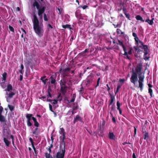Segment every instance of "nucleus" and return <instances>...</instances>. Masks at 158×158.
<instances>
[{"mask_svg": "<svg viewBox=\"0 0 158 158\" xmlns=\"http://www.w3.org/2000/svg\"><path fill=\"white\" fill-rule=\"evenodd\" d=\"M142 63H138L135 68V72L134 69L132 70V73L130 78V81L135 85L136 84V82L138 80V75L139 78V87L140 88V91H142L143 88V82L144 78V76L143 75H142V73L141 70L142 68Z\"/></svg>", "mask_w": 158, "mask_h": 158, "instance_id": "f257e3e1", "label": "nucleus"}, {"mask_svg": "<svg viewBox=\"0 0 158 158\" xmlns=\"http://www.w3.org/2000/svg\"><path fill=\"white\" fill-rule=\"evenodd\" d=\"M33 29L35 33L39 36L43 35V32L39 25V22L36 15L34 14L33 15Z\"/></svg>", "mask_w": 158, "mask_h": 158, "instance_id": "f03ea898", "label": "nucleus"}, {"mask_svg": "<svg viewBox=\"0 0 158 158\" xmlns=\"http://www.w3.org/2000/svg\"><path fill=\"white\" fill-rule=\"evenodd\" d=\"M10 129H7L6 128L4 127L2 129V133L3 137V140L6 146L7 147H9L11 142L9 141L8 138L10 136Z\"/></svg>", "mask_w": 158, "mask_h": 158, "instance_id": "7ed1b4c3", "label": "nucleus"}, {"mask_svg": "<svg viewBox=\"0 0 158 158\" xmlns=\"http://www.w3.org/2000/svg\"><path fill=\"white\" fill-rule=\"evenodd\" d=\"M65 146L60 148L56 154L55 158H64L65 153Z\"/></svg>", "mask_w": 158, "mask_h": 158, "instance_id": "20e7f679", "label": "nucleus"}, {"mask_svg": "<svg viewBox=\"0 0 158 158\" xmlns=\"http://www.w3.org/2000/svg\"><path fill=\"white\" fill-rule=\"evenodd\" d=\"M72 78L68 76V74H64L63 75V79L62 83L65 85H72V82L71 80Z\"/></svg>", "mask_w": 158, "mask_h": 158, "instance_id": "39448f33", "label": "nucleus"}, {"mask_svg": "<svg viewBox=\"0 0 158 158\" xmlns=\"http://www.w3.org/2000/svg\"><path fill=\"white\" fill-rule=\"evenodd\" d=\"M60 90L62 94L64 95L66 93L68 87L66 85L62 83V81H60Z\"/></svg>", "mask_w": 158, "mask_h": 158, "instance_id": "423d86ee", "label": "nucleus"}, {"mask_svg": "<svg viewBox=\"0 0 158 158\" xmlns=\"http://www.w3.org/2000/svg\"><path fill=\"white\" fill-rule=\"evenodd\" d=\"M144 47L145 48H143L144 50L143 53H144L143 55V59L146 61L148 60L150 58L149 55V56H148L146 55H148V53L149 49H148V46H144Z\"/></svg>", "mask_w": 158, "mask_h": 158, "instance_id": "0eeeda50", "label": "nucleus"}, {"mask_svg": "<svg viewBox=\"0 0 158 158\" xmlns=\"http://www.w3.org/2000/svg\"><path fill=\"white\" fill-rule=\"evenodd\" d=\"M32 116L33 114H26V117L27 119V125L28 127H31L32 126V123L30 122L31 119H32Z\"/></svg>", "mask_w": 158, "mask_h": 158, "instance_id": "6e6552de", "label": "nucleus"}, {"mask_svg": "<svg viewBox=\"0 0 158 158\" xmlns=\"http://www.w3.org/2000/svg\"><path fill=\"white\" fill-rule=\"evenodd\" d=\"M46 9V7L43 6L42 7H39L38 10V14L40 18L41 19L42 18V14L44 13Z\"/></svg>", "mask_w": 158, "mask_h": 158, "instance_id": "1a4fd4ad", "label": "nucleus"}, {"mask_svg": "<svg viewBox=\"0 0 158 158\" xmlns=\"http://www.w3.org/2000/svg\"><path fill=\"white\" fill-rule=\"evenodd\" d=\"M142 132L143 135V139L144 140H146V142H147L148 139H150V136L148 132L145 130H143Z\"/></svg>", "mask_w": 158, "mask_h": 158, "instance_id": "9d476101", "label": "nucleus"}, {"mask_svg": "<svg viewBox=\"0 0 158 158\" xmlns=\"http://www.w3.org/2000/svg\"><path fill=\"white\" fill-rule=\"evenodd\" d=\"M78 121H80L81 123H84L82 118L79 115H77L76 116V117L74 118V119L73 121V123L74 124L76 122H77Z\"/></svg>", "mask_w": 158, "mask_h": 158, "instance_id": "9b49d317", "label": "nucleus"}, {"mask_svg": "<svg viewBox=\"0 0 158 158\" xmlns=\"http://www.w3.org/2000/svg\"><path fill=\"white\" fill-rule=\"evenodd\" d=\"M15 93L14 92H11L10 93L6 92V94L7 96L6 99H7L9 98H12L13 97V96L15 95Z\"/></svg>", "mask_w": 158, "mask_h": 158, "instance_id": "f8f14e48", "label": "nucleus"}, {"mask_svg": "<svg viewBox=\"0 0 158 158\" xmlns=\"http://www.w3.org/2000/svg\"><path fill=\"white\" fill-rule=\"evenodd\" d=\"M132 36L134 37V39L135 42V44H139V40L136 33L135 32H133L132 33Z\"/></svg>", "mask_w": 158, "mask_h": 158, "instance_id": "ddd939ff", "label": "nucleus"}, {"mask_svg": "<svg viewBox=\"0 0 158 158\" xmlns=\"http://www.w3.org/2000/svg\"><path fill=\"white\" fill-rule=\"evenodd\" d=\"M32 119L34 122V126L36 127H38L39 126V123L37 122L36 118L34 117H32Z\"/></svg>", "mask_w": 158, "mask_h": 158, "instance_id": "4468645a", "label": "nucleus"}, {"mask_svg": "<svg viewBox=\"0 0 158 158\" xmlns=\"http://www.w3.org/2000/svg\"><path fill=\"white\" fill-rule=\"evenodd\" d=\"M13 88L12 85L10 84H7V87L6 89H5V91H8V92H10L12 90Z\"/></svg>", "mask_w": 158, "mask_h": 158, "instance_id": "2eb2a0df", "label": "nucleus"}, {"mask_svg": "<svg viewBox=\"0 0 158 158\" xmlns=\"http://www.w3.org/2000/svg\"><path fill=\"white\" fill-rule=\"evenodd\" d=\"M32 6L34 7H36L37 9H39L40 6V4L38 2L35 0L33 2Z\"/></svg>", "mask_w": 158, "mask_h": 158, "instance_id": "dca6fc26", "label": "nucleus"}, {"mask_svg": "<svg viewBox=\"0 0 158 158\" xmlns=\"http://www.w3.org/2000/svg\"><path fill=\"white\" fill-rule=\"evenodd\" d=\"M110 103L109 104V106H110V105H112V103L113 102L114 99L115 98L114 97V96H112L110 94Z\"/></svg>", "mask_w": 158, "mask_h": 158, "instance_id": "f3484780", "label": "nucleus"}, {"mask_svg": "<svg viewBox=\"0 0 158 158\" xmlns=\"http://www.w3.org/2000/svg\"><path fill=\"white\" fill-rule=\"evenodd\" d=\"M70 70V69L69 68H67L65 69H63L62 70V73L63 74V75H64V74H68L67 73H66L67 71H69Z\"/></svg>", "mask_w": 158, "mask_h": 158, "instance_id": "a211bd4d", "label": "nucleus"}, {"mask_svg": "<svg viewBox=\"0 0 158 158\" xmlns=\"http://www.w3.org/2000/svg\"><path fill=\"white\" fill-rule=\"evenodd\" d=\"M49 79L50 80V82L51 84L56 85V80L52 76L50 77Z\"/></svg>", "mask_w": 158, "mask_h": 158, "instance_id": "6ab92c4d", "label": "nucleus"}, {"mask_svg": "<svg viewBox=\"0 0 158 158\" xmlns=\"http://www.w3.org/2000/svg\"><path fill=\"white\" fill-rule=\"evenodd\" d=\"M108 136L109 139H114L115 137V136L113 132H109Z\"/></svg>", "mask_w": 158, "mask_h": 158, "instance_id": "aec40b11", "label": "nucleus"}, {"mask_svg": "<svg viewBox=\"0 0 158 158\" xmlns=\"http://www.w3.org/2000/svg\"><path fill=\"white\" fill-rule=\"evenodd\" d=\"M145 22H147L149 25H152L153 24V21L152 20L149 19H147L145 21Z\"/></svg>", "mask_w": 158, "mask_h": 158, "instance_id": "412c9836", "label": "nucleus"}, {"mask_svg": "<svg viewBox=\"0 0 158 158\" xmlns=\"http://www.w3.org/2000/svg\"><path fill=\"white\" fill-rule=\"evenodd\" d=\"M0 121L1 122H6L5 117L2 115V114H0Z\"/></svg>", "mask_w": 158, "mask_h": 158, "instance_id": "4be33fe9", "label": "nucleus"}, {"mask_svg": "<svg viewBox=\"0 0 158 158\" xmlns=\"http://www.w3.org/2000/svg\"><path fill=\"white\" fill-rule=\"evenodd\" d=\"M62 27L64 29L68 28L70 30L72 29V28L71 27V25L70 24H67L65 25H62Z\"/></svg>", "mask_w": 158, "mask_h": 158, "instance_id": "5701e85b", "label": "nucleus"}, {"mask_svg": "<svg viewBox=\"0 0 158 158\" xmlns=\"http://www.w3.org/2000/svg\"><path fill=\"white\" fill-rule=\"evenodd\" d=\"M7 75V73L6 72H4L3 73L2 76V81H5L6 79V76Z\"/></svg>", "mask_w": 158, "mask_h": 158, "instance_id": "b1692460", "label": "nucleus"}, {"mask_svg": "<svg viewBox=\"0 0 158 158\" xmlns=\"http://www.w3.org/2000/svg\"><path fill=\"white\" fill-rule=\"evenodd\" d=\"M32 134L35 135V137L37 138L38 137V135L40 134V131L39 132H33Z\"/></svg>", "mask_w": 158, "mask_h": 158, "instance_id": "393cba45", "label": "nucleus"}, {"mask_svg": "<svg viewBox=\"0 0 158 158\" xmlns=\"http://www.w3.org/2000/svg\"><path fill=\"white\" fill-rule=\"evenodd\" d=\"M8 107L9 108V110L11 111H12L15 108V107L14 106L9 104L8 105Z\"/></svg>", "mask_w": 158, "mask_h": 158, "instance_id": "a878e982", "label": "nucleus"}, {"mask_svg": "<svg viewBox=\"0 0 158 158\" xmlns=\"http://www.w3.org/2000/svg\"><path fill=\"white\" fill-rule=\"evenodd\" d=\"M148 93L149 94L151 98L153 96H154V95L153 96V90L152 89H148Z\"/></svg>", "mask_w": 158, "mask_h": 158, "instance_id": "bb28decb", "label": "nucleus"}, {"mask_svg": "<svg viewBox=\"0 0 158 158\" xmlns=\"http://www.w3.org/2000/svg\"><path fill=\"white\" fill-rule=\"evenodd\" d=\"M10 138H11V140H12V144H13V145L16 148V147L15 146V144H14V136L13 135H10Z\"/></svg>", "mask_w": 158, "mask_h": 158, "instance_id": "cd10ccee", "label": "nucleus"}, {"mask_svg": "<svg viewBox=\"0 0 158 158\" xmlns=\"http://www.w3.org/2000/svg\"><path fill=\"white\" fill-rule=\"evenodd\" d=\"M118 43H116L117 44H118L119 45L122 46V47L124 46L123 41L122 40H118Z\"/></svg>", "mask_w": 158, "mask_h": 158, "instance_id": "c85d7f7f", "label": "nucleus"}, {"mask_svg": "<svg viewBox=\"0 0 158 158\" xmlns=\"http://www.w3.org/2000/svg\"><path fill=\"white\" fill-rule=\"evenodd\" d=\"M122 47L123 48V51L124 52V54H123V55H127V52L126 48L124 46V45Z\"/></svg>", "mask_w": 158, "mask_h": 158, "instance_id": "c756f323", "label": "nucleus"}, {"mask_svg": "<svg viewBox=\"0 0 158 158\" xmlns=\"http://www.w3.org/2000/svg\"><path fill=\"white\" fill-rule=\"evenodd\" d=\"M44 21H48V19L47 17V16L45 13L44 14Z\"/></svg>", "mask_w": 158, "mask_h": 158, "instance_id": "7c9ffc66", "label": "nucleus"}, {"mask_svg": "<svg viewBox=\"0 0 158 158\" xmlns=\"http://www.w3.org/2000/svg\"><path fill=\"white\" fill-rule=\"evenodd\" d=\"M29 140L31 143L32 147L35 146L34 145V142L32 138L31 137H30L29 139Z\"/></svg>", "mask_w": 158, "mask_h": 158, "instance_id": "2f4dec72", "label": "nucleus"}, {"mask_svg": "<svg viewBox=\"0 0 158 158\" xmlns=\"http://www.w3.org/2000/svg\"><path fill=\"white\" fill-rule=\"evenodd\" d=\"M121 85H120L119 84H118L117 85V86L116 89V90L115 92V94H116L118 91L119 89L121 87Z\"/></svg>", "mask_w": 158, "mask_h": 158, "instance_id": "473e14b6", "label": "nucleus"}, {"mask_svg": "<svg viewBox=\"0 0 158 158\" xmlns=\"http://www.w3.org/2000/svg\"><path fill=\"white\" fill-rule=\"evenodd\" d=\"M142 17L139 15H137L135 17V19L137 20H140Z\"/></svg>", "mask_w": 158, "mask_h": 158, "instance_id": "72a5a7b5", "label": "nucleus"}, {"mask_svg": "<svg viewBox=\"0 0 158 158\" xmlns=\"http://www.w3.org/2000/svg\"><path fill=\"white\" fill-rule=\"evenodd\" d=\"M60 131L59 132V133L60 134H62L63 133H65L64 129L63 127L60 128Z\"/></svg>", "mask_w": 158, "mask_h": 158, "instance_id": "f704fd0d", "label": "nucleus"}, {"mask_svg": "<svg viewBox=\"0 0 158 158\" xmlns=\"http://www.w3.org/2000/svg\"><path fill=\"white\" fill-rule=\"evenodd\" d=\"M116 32L118 34H123V32L121 30L119 29H117L116 30Z\"/></svg>", "mask_w": 158, "mask_h": 158, "instance_id": "c9c22d12", "label": "nucleus"}, {"mask_svg": "<svg viewBox=\"0 0 158 158\" xmlns=\"http://www.w3.org/2000/svg\"><path fill=\"white\" fill-rule=\"evenodd\" d=\"M117 110H119L121 109L120 108V104L119 102V101H118L117 102Z\"/></svg>", "mask_w": 158, "mask_h": 158, "instance_id": "e433bc0d", "label": "nucleus"}, {"mask_svg": "<svg viewBox=\"0 0 158 158\" xmlns=\"http://www.w3.org/2000/svg\"><path fill=\"white\" fill-rule=\"evenodd\" d=\"M84 88L83 87H81L79 90V92L80 94L81 93L82 94L84 93Z\"/></svg>", "mask_w": 158, "mask_h": 158, "instance_id": "4c0bfd02", "label": "nucleus"}, {"mask_svg": "<svg viewBox=\"0 0 158 158\" xmlns=\"http://www.w3.org/2000/svg\"><path fill=\"white\" fill-rule=\"evenodd\" d=\"M50 156V153H48V152H46L45 153V156L46 158H49Z\"/></svg>", "mask_w": 158, "mask_h": 158, "instance_id": "58836bf2", "label": "nucleus"}, {"mask_svg": "<svg viewBox=\"0 0 158 158\" xmlns=\"http://www.w3.org/2000/svg\"><path fill=\"white\" fill-rule=\"evenodd\" d=\"M132 48H130L128 52H127V55H131L132 54Z\"/></svg>", "mask_w": 158, "mask_h": 158, "instance_id": "ea45409f", "label": "nucleus"}, {"mask_svg": "<svg viewBox=\"0 0 158 158\" xmlns=\"http://www.w3.org/2000/svg\"><path fill=\"white\" fill-rule=\"evenodd\" d=\"M9 29L10 31H11L13 32H14V29L12 27L10 26H9Z\"/></svg>", "mask_w": 158, "mask_h": 158, "instance_id": "a19ab883", "label": "nucleus"}, {"mask_svg": "<svg viewBox=\"0 0 158 158\" xmlns=\"http://www.w3.org/2000/svg\"><path fill=\"white\" fill-rule=\"evenodd\" d=\"M52 102L51 103L53 104H56L58 103L57 101L56 100V99H54L52 100Z\"/></svg>", "mask_w": 158, "mask_h": 158, "instance_id": "79ce46f5", "label": "nucleus"}, {"mask_svg": "<svg viewBox=\"0 0 158 158\" xmlns=\"http://www.w3.org/2000/svg\"><path fill=\"white\" fill-rule=\"evenodd\" d=\"M46 98V97L45 96H43L42 97H40L39 98L40 99H42V100L43 101H45V98Z\"/></svg>", "mask_w": 158, "mask_h": 158, "instance_id": "37998d69", "label": "nucleus"}, {"mask_svg": "<svg viewBox=\"0 0 158 158\" xmlns=\"http://www.w3.org/2000/svg\"><path fill=\"white\" fill-rule=\"evenodd\" d=\"M134 136H135L136 135L137 127H134Z\"/></svg>", "mask_w": 158, "mask_h": 158, "instance_id": "c03bdc74", "label": "nucleus"}, {"mask_svg": "<svg viewBox=\"0 0 158 158\" xmlns=\"http://www.w3.org/2000/svg\"><path fill=\"white\" fill-rule=\"evenodd\" d=\"M113 25H114V26L115 28H117L118 27H121L120 25L119 24H113Z\"/></svg>", "mask_w": 158, "mask_h": 158, "instance_id": "a18cd8bd", "label": "nucleus"}, {"mask_svg": "<svg viewBox=\"0 0 158 158\" xmlns=\"http://www.w3.org/2000/svg\"><path fill=\"white\" fill-rule=\"evenodd\" d=\"M125 15L127 18L128 19L131 20V19H130V15L129 14L127 13L125 14Z\"/></svg>", "mask_w": 158, "mask_h": 158, "instance_id": "49530a36", "label": "nucleus"}, {"mask_svg": "<svg viewBox=\"0 0 158 158\" xmlns=\"http://www.w3.org/2000/svg\"><path fill=\"white\" fill-rule=\"evenodd\" d=\"M139 43H140V44H141V45L143 46V48H145V47H144V46H147V45H144V44H143V42H142V41H141L140 40H139Z\"/></svg>", "mask_w": 158, "mask_h": 158, "instance_id": "de8ad7c7", "label": "nucleus"}, {"mask_svg": "<svg viewBox=\"0 0 158 158\" xmlns=\"http://www.w3.org/2000/svg\"><path fill=\"white\" fill-rule=\"evenodd\" d=\"M52 90L50 86H49L48 89V93H51L52 92Z\"/></svg>", "mask_w": 158, "mask_h": 158, "instance_id": "09e8293b", "label": "nucleus"}, {"mask_svg": "<svg viewBox=\"0 0 158 158\" xmlns=\"http://www.w3.org/2000/svg\"><path fill=\"white\" fill-rule=\"evenodd\" d=\"M49 108L50 110L52 112H53V110H52V106L50 104H49Z\"/></svg>", "mask_w": 158, "mask_h": 158, "instance_id": "8fccbe9b", "label": "nucleus"}, {"mask_svg": "<svg viewBox=\"0 0 158 158\" xmlns=\"http://www.w3.org/2000/svg\"><path fill=\"white\" fill-rule=\"evenodd\" d=\"M123 13L124 14L127 13V10L125 8H123Z\"/></svg>", "mask_w": 158, "mask_h": 158, "instance_id": "3c124183", "label": "nucleus"}, {"mask_svg": "<svg viewBox=\"0 0 158 158\" xmlns=\"http://www.w3.org/2000/svg\"><path fill=\"white\" fill-rule=\"evenodd\" d=\"M112 121L114 123H116V120L115 119V118L114 117H112Z\"/></svg>", "mask_w": 158, "mask_h": 158, "instance_id": "603ef678", "label": "nucleus"}, {"mask_svg": "<svg viewBox=\"0 0 158 158\" xmlns=\"http://www.w3.org/2000/svg\"><path fill=\"white\" fill-rule=\"evenodd\" d=\"M65 137H63L61 139L62 140V143H63L64 146H65V143L64 141V139H65Z\"/></svg>", "mask_w": 158, "mask_h": 158, "instance_id": "864d4df0", "label": "nucleus"}, {"mask_svg": "<svg viewBox=\"0 0 158 158\" xmlns=\"http://www.w3.org/2000/svg\"><path fill=\"white\" fill-rule=\"evenodd\" d=\"M32 148H33V150H34V153L35 155V156H37V153H36V149L35 148V146H34V147H32Z\"/></svg>", "mask_w": 158, "mask_h": 158, "instance_id": "5fc2aeb1", "label": "nucleus"}, {"mask_svg": "<svg viewBox=\"0 0 158 158\" xmlns=\"http://www.w3.org/2000/svg\"><path fill=\"white\" fill-rule=\"evenodd\" d=\"M81 7L82 8V9L84 10V9H86L87 7H88V6L87 5H84L83 6H81Z\"/></svg>", "mask_w": 158, "mask_h": 158, "instance_id": "6e6d98bb", "label": "nucleus"}, {"mask_svg": "<svg viewBox=\"0 0 158 158\" xmlns=\"http://www.w3.org/2000/svg\"><path fill=\"white\" fill-rule=\"evenodd\" d=\"M3 110V108L2 106H0V114H2Z\"/></svg>", "mask_w": 158, "mask_h": 158, "instance_id": "4d7b16f0", "label": "nucleus"}, {"mask_svg": "<svg viewBox=\"0 0 158 158\" xmlns=\"http://www.w3.org/2000/svg\"><path fill=\"white\" fill-rule=\"evenodd\" d=\"M114 105H112L111 107V111H113L114 110Z\"/></svg>", "mask_w": 158, "mask_h": 158, "instance_id": "13d9d810", "label": "nucleus"}, {"mask_svg": "<svg viewBox=\"0 0 158 158\" xmlns=\"http://www.w3.org/2000/svg\"><path fill=\"white\" fill-rule=\"evenodd\" d=\"M48 80V79L47 78H46L44 81H43L42 82H43L44 85L46 84V82Z\"/></svg>", "mask_w": 158, "mask_h": 158, "instance_id": "bf43d9fd", "label": "nucleus"}, {"mask_svg": "<svg viewBox=\"0 0 158 158\" xmlns=\"http://www.w3.org/2000/svg\"><path fill=\"white\" fill-rule=\"evenodd\" d=\"M52 135L51 137V139L52 140V144H53V140H54V138L53 136V135H52Z\"/></svg>", "mask_w": 158, "mask_h": 158, "instance_id": "052dcab7", "label": "nucleus"}, {"mask_svg": "<svg viewBox=\"0 0 158 158\" xmlns=\"http://www.w3.org/2000/svg\"><path fill=\"white\" fill-rule=\"evenodd\" d=\"M20 70H23L24 69V66L23 64L22 63L21 64H20Z\"/></svg>", "mask_w": 158, "mask_h": 158, "instance_id": "680f3d73", "label": "nucleus"}, {"mask_svg": "<svg viewBox=\"0 0 158 158\" xmlns=\"http://www.w3.org/2000/svg\"><path fill=\"white\" fill-rule=\"evenodd\" d=\"M137 46H138L139 48H141L142 49H143V46L142 45H139L138 44H136Z\"/></svg>", "mask_w": 158, "mask_h": 158, "instance_id": "e2e57ef3", "label": "nucleus"}, {"mask_svg": "<svg viewBox=\"0 0 158 158\" xmlns=\"http://www.w3.org/2000/svg\"><path fill=\"white\" fill-rule=\"evenodd\" d=\"M38 127H36L35 129L34 130L33 132H39V131H38Z\"/></svg>", "mask_w": 158, "mask_h": 158, "instance_id": "0e129e2a", "label": "nucleus"}, {"mask_svg": "<svg viewBox=\"0 0 158 158\" xmlns=\"http://www.w3.org/2000/svg\"><path fill=\"white\" fill-rule=\"evenodd\" d=\"M46 77V76H44L43 77H42L40 78V79L42 80V81H44V79Z\"/></svg>", "mask_w": 158, "mask_h": 158, "instance_id": "69168bd1", "label": "nucleus"}, {"mask_svg": "<svg viewBox=\"0 0 158 158\" xmlns=\"http://www.w3.org/2000/svg\"><path fill=\"white\" fill-rule=\"evenodd\" d=\"M134 48L135 49V51H137V50H138L139 48L138 46L137 45L136 46H134Z\"/></svg>", "mask_w": 158, "mask_h": 158, "instance_id": "338daca9", "label": "nucleus"}, {"mask_svg": "<svg viewBox=\"0 0 158 158\" xmlns=\"http://www.w3.org/2000/svg\"><path fill=\"white\" fill-rule=\"evenodd\" d=\"M125 80L124 79H120L119 80V81L120 82H122V83H123Z\"/></svg>", "mask_w": 158, "mask_h": 158, "instance_id": "774afa93", "label": "nucleus"}]
</instances>
